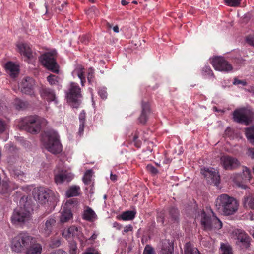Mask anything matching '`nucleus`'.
<instances>
[{"label": "nucleus", "instance_id": "16", "mask_svg": "<svg viewBox=\"0 0 254 254\" xmlns=\"http://www.w3.org/2000/svg\"><path fill=\"white\" fill-rule=\"evenodd\" d=\"M73 177V174L67 170H63L58 173H54V181L57 184H61L65 181L69 182Z\"/></svg>", "mask_w": 254, "mask_h": 254}, {"label": "nucleus", "instance_id": "46", "mask_svg": "<svg viewBox=\"0 0 254 254\" xmlns=\"http://www.w3.org/2000/svg\"><path fill=\"white\" fill-rule=\"evenodd\" d=\"M143 254H155L154 251L152 246L147 245L144 249Z\"/></svg>", "mask_w": 254, "mask_h": 254}, {"label": "nucleus", "instance_id": "2", "mask_svg": "<svg viewBox=\"0 0 254 254\" xmlns=\"http://www.w3.org/2000/svg\"><path fill=\"white\" fill-rule=\"evenodd\" d=\"M42 141L44 147L53 154H59L62 150L59 136L54 131L50 130L46 132L42 137Z\"/></svg>", "mask_w": 254, "mask_h": 254}, {"label": "nucleus", "instance_id": "19", "mask_svg": "<svg viewBox=\"0 0 254 254\" xmlns=\"http://www.w3.org/2000/svg\"><path fill=\"white\" fill-rule=\"evenodd\" d=\"M17 47L18 49V52L21 55L24 56L28 60L33 58V53L29 44L21 43L17 45Z\"/></svg>", "mask_w": 254, "mask_h": 254}, {"label": "nucleus", "instance_id": "5", "mask_svg": "<svg viewBox=\"0 0 254 254\" xmlns=\"http://www.w3.org/2000/svg\"><path fill=\"white\" fill-rule=\"evenodd\" d=\"M57 53L55 50L46 52L39 57L41 64L47 70L56 74L59 73L60 66L57 62Z\"/></svg>", "mask_w": 254, "mask_h": 254}, {"label": "nucleus", "instance_id": "28", "mask_svg": "<svg viewBox=\"0 0 254 254\" xmlns=\"http://www.w3.org/2000/svg\"><path fill=\"white\" fill-rule=\"evenodd\" d=\"M80 193V188L78 186H72L66 190V196L68 198L77 196Z\"/></svg>", "mask_w": 254, "mask_h": 254}, {"label": "nucleus", "instance_id": "56", "mask_svg": "<svg viewBox=\"0 0 254 254\" xmlns=\"http://www.w3.org/2000/svg\"><path fill=\"white\" fill-rule=\"evenodd\" d=\"M103 24L106 27V28L107 29H108V30L111 29V28L112 27V25L110 23H109L108 22H107L106 20L103 22Z\"/></svg>", "mask_w": 254, "mask_h": 254}, {"label": "nucleus", "instance_id": "10", "mask_svg": "<svg viewBox=\"0 0 254 254\" xmlns=\"http://www.w3.org/2000/svg\"><path fill=\"white\" fill-rule=\"evenodd\" d=\"M62 234L67 240H70L72 238H77L81 244H83L86 241V239L81 230V228L75 226H71L67 229H64Z\"/></svg>", "mask_w": 254, "mask_h": 254}, {"label": "nucleus", "instance_id": "49", "mask_svg": "<svg viewBox=\"0 0 254 254\" xmlns=\"http://www.w3.org/2000/svg\"><path fill=\"white\" fill-rule=\"evenodd\" d=\"M7 127V124L6 122L0 119V134L2 133L5 131Z\"/></svg>", "mask_w": 254, "mask_h": 254}, {"label": "nucleus", "instance_id": "14", "mask_svg": "<svg viewBox=\"0 0 254 254\" xmlns=\"http://www.w3.org/2000/svg\"><path fill=\"white\" fill-rule=\"evenodd\" d=\"M52 192L51 190L40 187L35 190L33 195L36 200L38 201L41 204H44L48 201Z\"/></svg>", "mask_w": 254, "mask_h": 254}, {"label": "nucleus", "instance_id": "52", "mask_svg": "<svg viewBox=\"0 0 254 254\" xmlns=\"http://www.w3.org/2000/svg\"><path fill=\"white\" fill-rule=\"evenodd\" d=\"M233 84L234 85L242 84L243 86H245L247 84V83L245 81L240 80L237 78H235L233 82Z\"/></svg>", "mask_w": 254, "mask_h": 254}, {"label": "nucleus", "instance_id": "12", "mask_svg": "<svg viewBox=\"0 0 254 254\" xmlns=\"http://www.w3.org/2000/svg\"><path fill=\"white\" fill-rule=\"evenodd\" d=\"M200 172L208 181L213 183L216 186L219 185L220 183V176L218 171L214 168L203 167L201 169Z\"/></svg>", "mask_w": 254, "mask_h": 254}, {"label": "nucleus", "instance_id": "50", "mask_svg": "<svg viewBox=\"0 0 254 254\" xmlns=\"http://www.w3.org/2000/svg\"><path fill=\"white\" fill-rule=\"evenodd\" d=\"M148 229L149 231L153 232L156 228V223L154 221H152L147 224Z\"/></svg>", "mask_w": 254, "mask_h": 254}, {"label": "nucleus", "instance_id": "31", "mask_svg": "<svg viewBox=\"0 0 254 254\" xmlns=\"http://www.w3.org/2000/svg\"><path fill=\"white\" fill-rule=\"evenodd\" d=\"M243 205L246 208L254 209V196L249 194L244 197Z\"/></svg>", "mask_w": 254, "mask_h": 254}, {"label": "nucleus", "instance_id": "18", "mask_svg": "<svg viewBox=\"0 0 254 254\" xmlns=\"http://www.w3.org/2000/svg\"><path fill=\"white\" fill-rule=\"evenodd\" d=\"M141 113L138 118L140 124L144 125L147 121L148 116L151 113L150 105L148 102L142 101L141 103Z\"/></svg>", "mask_w": 254, "mask_h": 254}, {"label": "nucleus", "instance_id": "57", "mask_svg": "<svg viewBox=\"0 0 254 254\" xmlns=\"http://www.w3.org/2000/svg\"><path fill=\"white\" fill-rule=\"evenodd\" d=\"M94 250L92 249H88L83 254H94Z\"/></svg>", "mask_w": 254, "mask_h": 254}, {"label": "nucleus", "instance_id": "59", "mask_svg": "<svg viewBox=\"0 0 254 254\" xmlns=\"http://www.w3.org/2000/svg\"><path fill=\"white\" fill-rule=\"evenodd\" d=\"M249 151L251 154L252 158L254 159V148H250Z\"/></svg>", "mask_w": 254, "mask_h": 254}, {"label": "nucleus", "instance_id": "44", "mask_svg": "<svg viewBox=\"0 0 254 254\" xmlns=\"http://www.w3.org/2000/svg\"><path fill=\"white\" fill-rule=\"evenodd\" d=\"M77 244L75 241H71L69 245V254H77Z\"/></svg>", "mask_w": 254, "mask_h": 254}, {"label": "nucleus", "instance_id": "33", "mask_svg": "<svg viewBox=\"0 0 254 254\" xmlns=\"http://www.w3.org/2000/svg\"><path fill=\"white\" fill-rule=\"evenodd\" d=\"M14 105L16 109L20 110H25L28 107L29 104L20 99L16 98L14 101Z\"/></svg>", "mask_w": 254, "mask_h": 254}, {"label": "nucleus", "instance_id": "42", "mask_svg": "<svg viewBox=\"0 0 254 254\" xmlns=\"http://www.w3.org/2000/svg\"><path fill=\"white\" fill-rule=\"evenodd\" d=\"M138 133L135 132L133 135L132 142H133L134 145L137 148H139L141 146V141L138 140Z\"/></svg>", "mask_w": 254, "mask_h": 254}, {"label": "nucleus", "instance_id": "26", "mask_svg": "<svg viewBox=\"0 0 254 254\" xmlns=\"http://www.w3.org/2000/svg\"><path fill=\"white\" fill-rule=\"evenodd\" d=\"M79 126L78 133L80 136L83 134L86 121V112L83 110L79 115Z\"/></svg>", "mask_w": 254, "mask_h": 254}, {"label": "nucleus", "instance_id": "4", "mask_svg": "<svg viewBox=\"0 0 254 254\" xmlns=\"http://www.w3.org/2000/svg\"><path fill=\"white\" fill-rule=\"evenodd\" d=\"M18 126L28 132L36 134L41 129L40 118L37 115L26 116L20 119Z\"/></svg>", "mask_w": 254, "mask_h": 254}, {"label": "nucleus", "instance_id": "29", "mask_svg": "<svg viewBox=\"0 0 254 254\" xmlns=\"http://www.w3.org/2000/svg\"><path fill=\"white\" fill-rule=\"evenodd\" d=\"M42 247L41 244L35 243L31 245L27 249L25 254H41Z\"/></svg>", "mask_w": 254, "mask_h": 254}, {"label": "nucleus", "instance_id": "21", "mask_svg": "<svg viewBox=\"0 0 254 254\" xmlns=\"http://www.w3.org/2000/svg\"><path fill=\"white\" fill-rule=\"evenodd\" d=\"M4 68L6 72L9 74L10 76L12 78H15L19 74V65L16 64L12 62L9 61L7 62L4 65Z\"/></svg>", "mask_w": 254, "mask_h": 254}, {"label": "nucleus", "instance_id": "15", "mask_svg": "<svg viewBox=\"0 0 254 254\" xmlns=\"http://www.w3.org/2000/svg\"><path fill=\"white\" fill-rule=\"evenodd\" d=\"M221 164L225 170H233L240 165L239 161L236 158L223 156L220 158Z\"/></svg>", "mask_w": 254, "mask_h": 254}, {"label": "nucleus", "instance_id": "1", "mask_svg": "<svg viewBox=\"0 0 254 254\" xmlns=\"http://www.w3.org/2000/svg\"><path fill=\"white\" fill-rule=\"evenodd\" d=\"M239 206V202L236 198L225 193L219 195L215 201L216 209L225 216L235 214Z\"/></svg>", "mask_w": 254, "mask_h": 254}, {"label": "nucleus", "instance_id": "25", "mask_svg": "<svg viewBox=\"0 0 254 254\" xmlns=\"http://www.w3.org/2000/svg\"><path fill=\"white\" fill-rule=\"evenodd\" d=\"M33 80L29 77H26L22 82V85L23 89L22 92H25V94H32L33 93Z\"/></svg>", "mask_w": 254, "mask_h": 254}, {"label": "nucleus", "instance_id": "60", "mask_svg": "<svg viewBox=\"0 0 254 254\" xmlns=\"http://www.w3.org/2000/svg\"><path fill=\"white\" fill-rule=\"evenodd\" d=\"M97 235L95 233L92 234V235L90 237L89 240H94L97 238Z\"/></svg>", "mask_w": 254, "mask_h": 254}, {"label": "nucleus", "instance_id": "8", "mask_svg": "<svg viewBox=\"0 0 254 254\" xmlns=\"http://www.w3.org/2000/svg\"><path fill=\"white\" fill-rule=\"evenodd\" d=\"M200 224L202 229L206 231H212L220 229L222 222L216 217H211L203 211L201 212Z\"/></svg>", "mask_w": 254, "mask_h": 254}, {"label": "nucleus", "instance_id": "54", "mask_svg": "<svg viewBox=\"0 0 254 254\" xmlns=\"http://www.w3.org/2000/svg\"><path fill=\"white\" fill-rule=\"evenodd\" d=\"M133 229V228H132V226L131 225H127L125 227H124V232L125 233H127L129 231H131Z\"/></svg>", "mask_w": 254, "mask_h": 254}, {"label": "nucleus", "instance_id": "17", "mask_svg": "<svg viewBox=\"0 0 254 254\" xmlns=\"http://www.w3.org/2000/svg\"><path fill=\"white\" fill-rule=\"evenodd\" d=\"M73 200H69L63 207L61 213L60 221L63 223L68 222L73 218V214L70 209L67 208L68 204H72Z\"/></svg>", "mask_w": 254, "mask_h": 254}, {"label": "nucleus", "instance_id": "3", "mask_svg": "<svg viewBox=\"0 0 254 254\" xmlns=\"http://www.w3.org/2000/svg\"><path fill=\"white\" fill-rule=\"evenodd\" d=\"M33 237L26 231H21L12 238L10 248L12 252L21 253L29 246Z\"/></svg>", "mask_w": 254, "mask_h": 254}, {"label": "nucleus", "instance_id": "36", "mask_svg": "<svg viewBox=\"0 0 254 254\" xmlns=\"http://www.w3.org/2000/svg\"><path fill=\"white\" fill-rule=\"evenodd\" d=\"M92 175L93 171L91 169L87 170L85 172L82 180L85 185H89L90 184Z\"/></svg>", "mask_w": 254, "mask_h": 254}, {"label": "nucleus", "instance_id": "22", "mask_svg": "<svg viewBox=\"0 0 254 254\" xmlns=\"http://www.w3.org/2000/svg\"><path fill=\"white\" fill-rule=\"evenodd\" d=\"M41 98L48 102L53 101L55 99V94L53 90L45 87H42L39 90Z\"/></svg>", "mask_w": 254, "mask_h": 254}, {"label": "nucleus", "instance_id": "53", "mask_svg": "<svg viewBox=\"0 0 254 254\" xmlns=\"http://www.w3.org/2000/svg\"><path fill=\"white\" fill-rule=\"evenodd\" d=\"M66 254L65 252L64 251H63L62 249L56 250L50 253V254Z\"/></svg>", "mask_w": 254, "mask_h": 254}, {"label": "nucleus", "instance_id": "45", "mask_svg": "<svg viewBox=\"0 0 254 254\" xmlns=\"http://www.w3.org/2000/svg\"><path fill=\"white\" fill-rule=\"evenodd\" d=\"M157 222L161 224L162 226L164 225L165 222V214L163 212H160L158 213L156 216Z\"/></svg>", "mask_w": 254, "mask_h": 254}, {"label": "nucleus", "instance_id": "63", "mask_svg": "<svg viewBox=\"0 0 254 254\" xmlns=\"http://www.w3.org/2000/svg\"><path fill=\"white\" fill-rule=\"evenodd\" d=\"M2 186L3 187H4L5 188V190L4 191H3L2 192L4 193L6 191V190H7V186H8V185L6 183H3L2 185Z\"/></svg>", "mask_w": 254, "mask_h": 254}, {"label": "nucleus", "instance_id": "32", "mask_svg": "<svg viewBox=\"0 0 254 254\" xmlns=\"http://www.w3.org/2000/svg\"><path fill=\"white\" fill-rule=\"evenodd\" d=\"M169 215L172 222L177 223L179 222V212L177 208L174 207H170L169 209Z\"/></svg>", "mask_w": 254, "mask_h": 254}, {"label": "nucleus", "instance_id": "13", "mask_svg": "<svg viewBox=\"0 0 254 254\" xmlns=\"http://www.w3.org/2000/svg\"><path fill=\"white\" fill-rule=\"evenodd\" d=\"M234 233L237 237V243L241 249H247L250 246L251 238L243 230L236 229Z\"/></svg>", "mask_w": 254, "mask_h": 254}, {"label": "nucleus", "instance_id": "20", "mask_svg": "<svg viewBox=\"0 0 254 254\" xmlns=\"http://www.w3.org/2000/svg\"><path fill=\"white\" fill-rule=\"evenodd\" d=\"M56 220L53 217H49L45 221L42 233L45 237L49 236L56 225Z\"/></svg>", "mask_w": 254, "mask_h": 254}, {"label": "nucleus", "instance_id": "11", "mask_svg": "<svg viewBox=\"0 0 254 254\" xmlns=\"http://www.w3.org/2000/svg\"><path fill=\"white\" fill-rule=\"evenodd\" d=\"M211 64L216 70L229 72L232 71L233 66L224 57L217 56L213 58Z\"/></svg>", "mask_w": 254, "mask_h": 254}, {"label": "nucleus", "instance_id": "23", "mask_svg": "<svg viewBox=\"0 0 254 254\" xmlns=\"http://www.w3.org/2000/svg\"><path fill=\"white\" fill-rule=\"evenodd\" d=\"M82 218L84 220L94 222L97 219V216L91 208L87 206L83 212Z\"/></svg>", "mask_w": 254, "mask_h": 254}, {"label": "nucleus", "instance_id": "62", "mask_svg": "<svg viewBox=\"0 0 254 254\" xmlns=\"http://www.w3.org/2000/svg\"><path fill=\"white\" fill-rule=\"evenodd\" d=\"M121 4L123 6H126L128 4V2L126 0H122Z\"/></svg>", "mask_w": 254, "mask_h": 254}, {"label": "nucleus", "instance_id": "34", "mask_svg": "<svg viewBox=\"0 0 254 254\" xmlns=\"http://www.w3.org/2000/svg\"><path fill=\"white\" fill-rule=\"evenodd\" d=\"M136 213L135 211H126L122 214L121 217L124 221L132 220L135 218Z\"/></svg>", "mask_w": 254, "mask_h": 254}, {"label": "nucleus", "instance_id": "9", "mask_svg": "<svg viewBox=\"0 0 254 254\" xmlns=\"http://www.w3.org/2000/svg\"><path fill=\"white\" fill-rule=\"evenodd\" d=\"M30 212L25 206L15 209L11 217V223L15 225H22L30 219Z\"/></svg>", "mask_w": 254, "mask_h": 254}, {"label": "nucleus", "instance_id": "55", "mask_svg": "<svg viewBox=\"0 0 254 254\" xmlns=\"http://www.w3.org/2000/svg\"><path fill=\"white\" fill-rule=\"evenodd\" d=\"M246 41L251 45H254V38L251 36H248L246 38Z\"/></svg>", "mask_w": 254, "mask_h": 254}, {"label": "nucleus", "instance_id": "40", "mask_svg": "<svg viewBox=\"0 0 254 254\" xmlns=\"http://www.w3.org/2000/svg\"><path fill=\"white\" fill-rule=\"evenodd\" d=\"M59 79L58 76L53 74H50L47 77V80L51 85L57 84L59 82Z\"/></svg>", "mask_w": 254, "mask_h": 254}, {"label": "nucleus", "instance_id": "7", "mask_svg": "<svg viewBox=\"0 0 254 254\" xmlns=\"http://www.w3.org/2000/svg\"><path fill=\"white\" fill-rule=\"evenodd\" d=\"M233 117L235 122L245 125H249L254 120V113L252 110L243 107L234 110Z\"/></svg>", "mask_w": 254, "mask_h": 254}, {"label": "nucleus", "instance_id": "48", "mask_svg": "<svg viewBox=\"0 0 254 254\" xmlns=\"http://www.w3.org/2000/svg\"><path fill=\"white\" fill-rule=\"evenodd\" d=\"M98 94L102 99H105L107 98V93L104 88H100L98 90Z\"/></svg>", "mask_w": 254, "mask_h": 254}, {"label": "nucleus", "instance_id": "58", "mask_svg": "<svg viewBox=\"0 0 254 254\" xmlns=\"http://www.w3.org/2000/svg\"><path fill=\"white\" fill-rule=\"evenodd\" d=\"M118 176L116 175L111 174L110 179L111 180L115 181L117 180Z\"/></svg>", "mask_w": 254, "mask_h": 254}, {"label": "nucleus", "instance_id": "6", "mask_svg": "<svg viewBox=\"0 0 254 254\" xmlns=\"http://www.w3.org/2000/svg\"><path fill=\"white\" fill-rule=\"evenodd\" d=\"M67 102L73 108H78L80 102L79 99L82 97L81 89L78 83L71 82L65 91Z\"/></svg>", "mask_w": 254, "mask_h": 254}, {"label": "nucleus", "instance_id": "61", "mask_svg": "<svg viewBox=\"0 0 254 254\" xmlns=\"http://www.w3.org/2000/svg\"><path fill=\"white\" fill-rule=\"evenodd\" d=\"M113 29L116 33H118L119 32V27L117 25L114 26Z\"/></svg>", "mask_w": 254, "mask_h": 254}, {"label": "nucleus", "instance_id": "30", "mask_svg": "<svg viewBox=\"0 0 254 254\" xmlns=\"http://www.w3.org/2000/svg\"><path fill=\"white\" fill-rule=\"evenodd\" d=\"M184 254H200V253L196 248H194L191 243L189 242L184 246Z\"/></svg>", "mask_w": 254, "mask_h": 254}, {"label": "nucleus", "instance_id": "37", "mask_svg": "<svg viewBox=\"0 0 254 254\" xmlns=\"http://www.w3.org/2000/svg\"><path fill=\"white\" fill-rule=\"evenodd\" d=\"M252 178V176L250 170L248 168L245 167L242 174L243 179L245 181H250Z\"/></svg>", "mask_w": 254, "mask_h": 254}, {"label": "nucleus", "instance_id": "47", "mask_svg": "<svg viewBox=\"0 0 254 254\" xmlns=\"http://www.w3.org/2000/svg\"><path fill=\"white\" fill-rule=\"evenodd\" d=\"M147 170L153 175H156L158 173V169L154 166L151 164L147 165L146 166Z\"/></svg>", "mask_w": 254, "mask_h": 254}, {"label": "nucleus", "instance_id": "51", "mask_svg": "<svg viewBox=\"0 0 254 254\" xmlns=\"http://www.w3.org/2000/svg\"><path fill=\"white\" fill-rule=\"evenodd\" d=\"M61 245V241L59 239L52 240L51 241V246L53 248H57Z\"/></svg>", "mask_w": 254, "mask_h": 254}, {"label": "nucleus", "instance_id": "43", "mask_svg": "<svg viewBox=\"0 0 254 254\" xmlns=\"http://www.w3.org/2000/svg\"><path fill=\"white\" fill-rule=\"evenodd\" d=\"M242 0H224L225 4L231 7H238L241 3Z\"/></svg>", "mask_w": 254, "mask_h": 254}, {"label": "nucleus", "instance_id": "27", "mask_svg": "<svg viewBox=\"0 0 254 254\" xmlns=\"http://www.w3.org/2000/svg\"><path fill=\"white\" fill-rule=\"evenodd\" d=\"M74 72L77 74V76L80 79L81 85L84 86L86 82L85 68L82 65H78L74 70Z\"/></svg>", "mask_w": 254, "mask_h": 254}, {"label": "nucleus", "instance_id": "35", "mask_svg": "<svg viewBox=\"0 0 254 254\" xmlns=\"http://www.w3.org/2000/svg\"><path fill=\"white\" fill-rule=\"evenodd\" d=\"M247 138L249 142L254 145V126L247 128L245 131Z\"/></svg>", "mask_w": 254, "mask_h": 254}, {"label": "nucleus", "instance_id": "41", "mask_svg": "<svg viewBox=\"0 0 254 254\" xmlns=\"http://www.w3.org/2000/svg\"><path fill=\"white\" fill-rule=\"evenodd\" d=\"M95 70L93 68L90 67L88 69L87 80L90 84L94 82L95 79Z\"/></svg>", "mask_w": 254, "mask_h": 254}, {"label": "nucleus", "instance_id": "39", "mask_svg": "<svg viewBox=\"0 0 254 254\" xmlns=\"http://www.w3.org/2000/svg\"><path fill=\"white\" fill-rule=\"evenodd\" d=\"M221 249L222 251L221 254H232V249L231 247L224 243L221 245Z\"/></svg>", "mask_w": 254, "mask_h": 254}, {"label": "nucleus", "instance_id": "24", "mask_svg": "<svg viewBox=\"0 0 254 254\" xmlns=\"http://www.w3.org/2000/svg\"><path fill=\"white\" fill-rule=\"evenodd\" d=\"M174 252L173 243L169 240H164L162 242L161 254H173Z\"/></svg>", "mask_w": 254, "mask_h": 254}, {"label": "nucleus", "instance_id": "38", "mask_svg": "<svg viewBox=\"0 0 254 254\" xmlns=\"http://www.w3.org/2000/svg\"><path fill=\"white\" fill-rule=\"evenodd\" d=\"M202 74L204 76L214 77L213 71L208 65L205 66L202 69Z\"/></svg>", "mask_w": 254, "mask_h": 254}, {"label": "nucleus", "instance_id": "64", "mask_svg": "<svg viewBox=\"0 0 254 254\" xmlns=\"http://www.w3.org/2000/svg\"><path fill=\"white\" fill-rule=\"evenodd\" d=\"M253 94L254 95V87L251 89Z\"/></svg>", "mask_w": 254, "mask_h": 254}]
</instances>
